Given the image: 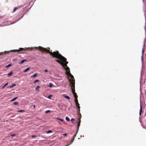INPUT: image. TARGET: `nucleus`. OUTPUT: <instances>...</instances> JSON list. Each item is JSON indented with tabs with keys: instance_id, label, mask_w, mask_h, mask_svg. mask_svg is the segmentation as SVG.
<instances>
[{
	"instance_id": "c85d7f7f",
	"label": "nucleus",
	"mask_w": 146,
	"mask_h": 146,
	"mask_svg": "<svg viewBox=\"0 0 146 146\" xmlns=\"http://www.w3.org/2000/svg\"><path fill=\"white\" fill-rule=\"evenodd\" d=\"M19 103V102H15L13 103V104L15 105H17Z\"/></svg>"
},
{
	"instance_id": "a211bd4d",
	"label": "nucleus",
	"mask_w": 146,
	"mask_h": 146,
	"mask_svg": "<svg viewBox=\"0 0 146 146\" xmlns=\"http://www.w3.org/2000/svg\"><path fill=\"white\" fill-rule=\"evenodd\" d=\"M13 72H11L10 73H9L8 74V76H11V75H12V74H13Z\"/></svg>"
},
{
	"instance_id": "393cba45",
	"label": "nucleus",
	"mask_w": 146,
	"mask_h": 146,
	"mask_svg": "<svg viewBox=\"0 0 146 146\" xmlns=\"http://www.w3.org/2000/svg\"><path fill=\"white\" fill-rule=\"evenodd\" d=\"M49 86L50 88H51L52 87V84L51 83H49Z\"/></svg>"
},
{
	"instance_id": "aec40b11",
	"label": "nucleus",
	"mask_w": 146,
	"mask_h": 146,
	"mask_svg": "<svg viewBox=\"0 0 146 146\" xmlns=\"http://www.w3.org/2000/svg\"><path fill=\"white\" fill-rule=\"evenodd\" d=\"M75 103L78 102V100H77V98L76 97L75 98V100H74Z\"/></svg>"
},
{
	"instance_id": "a18cd8bd",
	"label": "nucleus",
	"mask_w": 146,
	"mask_h": 146,
	"mask_svg": "<svg viewBox=\"0 0 146 146\" xmlns=\"http://www.w3.org/2000/svg\"><path fill=\"white\" fill-rule=\"evenodd\" d=\"M145 30H146V29H145ZM145 32L146 33V30H145Z\"/></svg>"
},
{
	"instance_id": "ea45409f",
	"label": "nucleus",
	"mask_w": 146,
	"mask_h": 146,
	"mask_svg": "<svg viewBox=\"0 0 146 146\" xmlns=\"http://www.w3.org/2000/svg\"><path fill=\"white\" fill-rule=\"evenodd\" d=\"M44 71L45 72H48V70H44Z\"/></svg>"
},
{
	"instance_id": "4468645a",
	"label": "nucleus",
	"mask_w": 146,
	"mask_h": 146,
	"mask_svg": "<svg viewBox=\"0 0 146 146\" xmlns=\"http://www.w3.org/2000/svg\"><path fill=\"white\" fill-rule=\"evenodd\" d=\"M27 61V60L25 59L23 60H22L21 62L20 63V64H21L23 63H24L25 62H26Z\"/></svg>"
},
{
	"instance_id": "37998d69",
	"label": "nucleus",
	"mask_w": 146,
	"mask_h": 146,
	"mask_svg": "<svg viewBox=\"0 0 146 146\" xmlns=\"http://www.w3.org/2000/svg\"><path fill=\"white\" fill-rule=\"evenodd\" d=\"M75 137H74V136H73V137H72V138L73 139H74Z\"/></svg>"
},
{
	"instance_id": "2f4dec72",
	"label": "nucleus",
	"mask_w": 146,
	"mask_h": 146,
	"mask_svg": "<svg viewBox=\"0 0 146 146\" xmlns=\"http://www.w3.org/2000/svg\"><path fill=\"white\" fill-rule=\"evenodd\" d=\"M16 135V134H11V136L12 137H14Z\"/></svg>"
},
{
	"instance_id": "58836bf2",
	"label": "nucleus",
	"mask_w": 146,
	"mask_h": 146,
	"mask_svg": "<svg viewBox=\"0 0 146 146\" xmlns=\"http://www.w3.org/2000/svg\"><path fill=\"white\" fill-rule=\"evenodd\" d=\"M13 87V86L12 85V86H9V88H12Z\"/></svg>"
},
{
	"instance_id": "f03ea898",
	"label": "nucleus",
	"mask_w": 146,
	"mask_h": 146,
	"mask_svg": "<svg viewBox=\"0 0 146 146\" xmlns=\"http://www.w3.org/2000/svg\"><path fill=\"white\" fill-rule=\"evenodd\" d=\"M69 74L71 75V76L72 80H71L70 79L69 80V82H70V86L71 87L72 92L75 98L76 97L78 98V96L76 92H75V80L74 76L73 75L71 74L70 73H69Z\"/></svg>"
},
{
	"instance_id": "79ce46f5",
	"label": "nucleus",
	"mask_w": 146,
	"mask_h": 146,
	"mask_svg": "<svg viewBox=\"0 0 146 146\" xmlns=\"http://www.w3.org/2000/svg\"><path fill=\"white\" fill-rule=\"evenodd\" d=\"M35 105H33V108H35Z\"/></svg>"
},
{
	"instance_id": "9b49d317",
	"label": "nucleus",
	"mask_w": 146,
	"mask_h": 146,
	"mask_svg": "<svg viewBox=\"0 0 146 146\" xmlns=\"http://www.w3.org/2000/svg\"><path fill=\"white\" fill-rule=\"evenodd\" d=\"M144 48H143V50H142V56H141V58H142V60H143V54H144Z\"/></svg>"
},
{
	"instance_id": "473e14b6",
	"label": "nucleus",
	"mask_w": 146,
	"mask_h": 146,
	"mask_svg": "<svg viewBox=\"0 0 146 146\" xmlns=\"http://www.w3.org/2000/svg\"><path fill=\"white\" fill-rule=\"evenodd\" d=\"M78 131H77V132H76V133L75 134L73 135V136H74V137H75L76 136V134H77V133Z\"/></svg>"
},
{
	"instance_id": "f257e3e1",
	"label": "nucleus",
	"mask_w": 146,
	"mask_h": 146,
	"mask_svg": "<svg viewBox=\"0 0 146 146\" xmlns=\"http://www.w3.org/2000/svg\"><path fill=\"white\" fill-rule=\"evenodd\" d=\"M36 49L42 51H45L46 53H49L50 55L52 56L54 58H58L60 60L65 62V64H67L68 62L66 61L67 59L64 57L62 56L60 53L58 51L56 50L53 52H52V50L50 51V48L48 47L47 48H43L41 46L36 47L34 48Z\"/></svg>"
},
{
	"instance_id": "bb28decb",
	"label": "nucleus",
	"mask_w": 146,
	"mask_h": 146,
	"mask_svg": "<svg viewBox=\"0 0 146 146\" xmlns=\"http://www.w3.org/2000/svg\"><path fill=\"white\" fill-rule=\"evenodd\" d=\"M11 65L12 64H9L8 65L6 66V68H7V67H9L11 66Z\"/></svg>"
},
{
	"instance_id": "f3484780",
	"label": "nucleus",
	"mask_w": 146,
	"mask_h": 146,
	"mask_svg": "<svg viewBox=\"0 0 146 146\" xmlns=\"http://www.w3.org/2000/svg\"><path fill=\"white\" fill-rule=\"evenodd\" d=\"M17 98H18V97H16L15 98H14L13 99L11 100V102L13 101H15V100L17 99Z\"/></svg>"
},
{
	"instance_id": "a19ab883",
	"label": "nucleus",
	"mask_w": 146,
	"mask_h": 146,
	"mask_svg": "<svg viewBox=\"0 0 146 146\" xmlns=\"http://www.w3.org/2000/svg\"><path fill=\"white\" fill-rule=\"evenodd\" d=\"M70 144H68L66 146H69V145H70Z\"/></svg>"
},
{
	"instance_id": "412c9836",
	"label": "nucleus",
	"mask_w": 146,
	"mask_h": 146,
	"mask_svg": "<svg viewBox=\"0 0 146 146\" xmlns=\"http://www.w3.org/2000/svg\"><path fill=\"white\" fill-rule=\"evenodd\" d=\"M52 131L51 130H50L46 132V133L47 134H48L50 133H52Z\"/></svg>"
},
{
	"instance_id": "cd10ccee",
	"label": "nucleus",
	"mask_w": 146,
	"mask_h": 146,
	"mask_svg": "<svg viewBox=\"0 0 146 146\" xmlns=\"http://www.w3.org/2000/svg\"><path fill=\"white\" fill-rule=\"evenodd\" d=\"M66 119L68 121H69L70 120L69 118L67 117H66Z\"/></svg>"
},
{
	"instance_id": "1a4fd4ad",
	"label": "nucleus",
	"mask_w": 146,
	"mask_h": 146,
	"mask_svg": "<svg viewBox=\"0 0 146 146\" xmlns=\"http://www.w3.org/2000/svg\"><path fill=\"white\" fill-rule=\"evenodd\" d=\"M21 7V6H18L17 7H15L14 8L13 10V12H14L18 8H20V7Z\"/></svg>"
},
{
	"instance_id": "f8f14e48",
	"label": "nucleus",
	"mask_w": 146,
	"mask_h": 146,
	"mask_svg": "<svg viewBox=\"0 0 146 146\" xmlns=\"http://www.w3.org/2000/svg\"><path fill=\"white\" fill-rule=\"evenodd\" d=\"M30 68H26V69H25V70L24 71H23V72L25 73L26 72H27L30 69Z\"/></svg>"
},
{
	"instance_id": "f704fd0d",
	"label": "nucleus",
	"mask_w": 146,
	"mask_h": 146,
	"mask_svg": "<svg viewBox=\"0 0 146 146\" xmlns=\"http://www.w3.org/2000/svg\"><path fill=\"white\" fill-rule=\"evenodd\" d=\"M63 135L64 136H67V134L66 133H65L63 134Z\"/></svg>"
},
{
	"instance_id": "4be33fe9",
	"label": "nucleus",
	"mask_w": 146,
	"mask_h": 146,
	"mask_svg": "<svg viewBox=\"0 0 146 146\" xmlns=\"http://www.w3.org/2000/svg\"><path fill=\"white\" fill-rule=\"evenodd\" d=\"M25 110H19L18 111V112H25Z\"/></svg>"
},
{
	"instance_id": "c03bdc74",
	"label": "nucleus",
	"mask_w": 146,
	"mask_h": 146,
	"mask_svg": "<svg viewBox=\"0 0 146 146\" xmlns=\"http://www.w3.org/2000/svg\"><path fill=\"white\" fill-rule=\"evenodd\" d=\"M58 106L59 107H60V104H58Z\"/></svg>"
},
{
	"instance_id": "2eb2a0df",
	"label": "nucleus",
	"mask_w": 146,
	"mask_h": 146,
	"mask_svg": "<svg viewBox=\"0 0 146 146\" xmlns=\"http://www.w3.org/2000/svg\"><path fill=\"white\" fill-rule=\"evenodd\" d=\"M63 96H64V98H67V99H68V100H70V97L68 96H66L65 95H63Z\"/></svg>"
},
{
	"instance_id": "6ab92c4d",
	"label": "nucleus",
	"mask_w": 146,
	"mask_h": 146,
	"mask_svg": "<svg viewBox=\"0 0 146 146\" xmlns=\"http://www.w3.org/2000/svg\"><path fill=\"white\" fill-rule=\"evenodd\" d=\"M8 84V82L6 83V84H5L2 87V89H3Z\"/></svg>"
},
{
	"instance_id": "dca6fc26",
	"label": "nucleus",
	"mask_w": 146,
	"mask_h": 146,
	"mask_svg": "<svg viewBox=\"0 0 146 146\" xmlns=\"http://www.w3.org/2000/svg\"><path fill=\"white\" fill-rule=\"evenodd\" d=\"M40 88V86H37L35 88L36 90H38Z\"/></svg>"
},
{
	"instance_id": "e433bc0d",
	"label": "nucleus",
	"mask_w": 146,
	"mask_h": 146,
	"mask_svg": "<svg viewBox=\"0 0 146 146\" xmlns=\"http://www.w3.org/2000/svg\"><path fill=\"white\" fill-rule=\"evenodd\" d=\"M16 85V84H13V85H12V86H15Z\"/></svg>"
},
{
	"instance_id": "c9c22d12",
	"label": "nucleus",
	"mask_w": 146,
	"mask_h": 146,
	"mask_svg": "<svg viewBox=\"0 0 146 146\" xmlns=\"http://www.w3.org/2000/svg\"><path fill=\"white\" fill-rule=\"evenodd\" d=\"M74 118H72V119H71V121H74Z\"/></svg>"
},
{
	"instance_id": "39448f33",
	"label": "nucleus",
	"mask_w": 146,
	"mask_h": 146,
	"mask_svg": "<svg viewBox=\"0 0 146 146\" xmlns=\"http://www.w3.org/2000/svg\"><path fill=\"white\" fill-rule=\"evenodd\" d=\"M76 106V109H78V111L77 112V113L78 115H80V107L79 106V104L78 102H77L75 103Z\"/></svg>"
},
{
	"instance_id": "a878e982",
	"label": "nucleus",
	"mask_w": 146,
	"mask_h": 146,
	"mask_svg": "<svg viewBox=\"0 0 146 146\" xmlns=\"http://www.w3.org/2000/svg\"><path fill=\"white\" fill-rule=\"evenodd\" d=\"M74 140V139H73L72 138L71 142L69 144H71L73 142Z\"/></svg>"
},
{
	"instance_id": "0eeeda50",
	"label": "nucleus",
	"mask_w": 146,
	"mask_h": 146,
	"mask_svg": "<svg viewBox=\"0 0 146 146\" xmlns=\"http://www.w3.org/2000/svg\"><path fill=\"white\" fill-rule=\"evenodd\" d=\"M142 111V106L141 105H140V111H139V114L140 115H141Z\"/></svg>"
},
{
	"instance_id": "9d476101",
	"label": "nucleus",
	"mask_w": 146,
	"mask_h": 146,
	"mask_svg": "<svg viewBox=\"0 0 146 146\" xmlns=\"http://www.w3.org/2000/svg\"><path fill=\"white\" fill-rule=\"evenodd\" d=\"M38 75V74L37 73H36L34 74L32 76H31V78H33V77H36Z\"/></svg>"
},
{
	"instance_id": "6e6552de",
	"label": "nucleus",
	"mask_w": 146,
	"mask_h": 146,
	"mask_svg": "<svg viewBox=\"0 0 146 146\" xmlns=\"http://www.w3.org/2000/svg\"><path fill=\"white\" fill-rule=\"evenodd\" d=\"M55 61L59 64H62V62H61L60 60H56Z\"/></svg>"
},
{
	"instance_id": "b1692460",
	"label": "nucleus",
	"mask_w": 146,
	"mask_h": 146,
	"mask_svg": "<svg viewBox=\"0 0 146 146\" xmlns=\"http://www.w3.org/2000/svg\"><path fill=\"white\" fill-rule=\"evenodd\" d=\"M52 96V95H49L48 96V98L49 99H50L51 98V97Z\"/></svg>"
},
{
	"instance_id": "423d86ee",
	"label": "nucleus",
	"mask_w": 146,
	"mask_h": 146,
	"mask_svg": "<svg viewBox=\"0 0 146 146\" xmlns=\"http://www.w3.org/2000/svg\"><path fill=\"white\" fill-rule=\"evenodd\" d=\"M78 115V119L79 121L78 122L77 125V131H78L79 126L80 125V123L81 122L80 119L81 117V114H80V115Z\"/></svg>"
},
{
	"instance_id": "7c9ffc66",
	"label": "nucleus",
	"mask_w": 146,
	"mask_h": 146,
	"mask_svg": "<svg viewBox=\"0 0 146 146\" xmlns=\"http://www.w3.org/2000/svg\"><path fill=\"white\" fill-rule=\"evenodd\" d=\"M58 119L62 121H64V120L62 119H60V118H58Z\"/></svg>"
},
{
	"instance_id": "20e7f679",
	"label": "nucleus",
	"mask_w": 146,
	"mask_h": 146,
	"mask_svg": "<svg viewBox=\"0 0 146 146\" xmlns=\"http://www.w3.org/2000/svg\"><path fill=\"white\" fill-rule=\"evenodd\" d=\"M64 69L66 70V74L68 76V79L69 80H69L70 79L71 80H72L71 78V75L69 74V73H70H70V69L67 66V67H64Z\"/></svg>"
},
{
	"instance_id": "5701e85b",
	"label": "nucleus",
	"mask_w": 146,
	"mask_h": 146,
	"mask_svg": "<svg viewBox=\"0 0 146 146\" xmlns=\"http://www.w3.org/2000/svg\"><path fill=\"white\" fill-rule=\"evenodd\" d=\"M39 81V80H35L34 82V84H35L36 83V82H38Z\"/></svg>"
},
{
	"instance_id": "4c0bfd02",
	"label": "nucleus",
	"mask_w": 146,
	"mask_h": 146,
	"mask_svg": "<svg viewBox=\"0 0 146 146\" xmlns=\"http://www.w3.org/2000/svg\"><path fill=\"white\" fill-rule=\"evenodd\" d=\"M28 48V49H30V50H32L33 48Z\"/></svg>"
},
{
	"instance_id": "72a5a7b5",
	"label": "nucleus",
	"mask_w": 146,
	"mask_h": 146,
	"mask_svg": "<svg viewBox=\"0 0 146 146\" xmlns=\"http://www.w3.org/2000/svg\"><path fill=\"white\" fill-rule=\"evenodd\" d=\"M37 137V136L36 135H33L32 136V137L33 138L34 137Z\"/></svg>"
},
{
	"instance_id": "c756f323",
	"label": "nucleus",
	"mask_w": 146,
	"mask_h": 146,
	"mask_svg": "<svg viewBox=\"0 0 146 146\" xmlns=\"http://www.w3.org/2000/svg\"><path fill=\"white\" fill-rule=\"evenodd\" d=\"M50 110H47L45 111V113H48L50 112Z\"/></svg>"
},
{
	"instance_id": "7ed1b4c3",
	"label": "nucleus",
	"mask_w": 146,
	"mask_h": 146,
	"mask_svg": "<svg viewBox=\"0 0 146 146\" xmlns=\"http://www.w3.org/2000/svg\"><path fill=\"white\" fill-rule=\"evenodd\" d=\"M27 48H20L18 50H12L11 51H5L4 52H1L0 53V55L1 54H5L7 53H8L9 52L11 51V52H19L21 51L22 50H27Z\"/></svg>"
},
{
	"instance_id": "ddd939ff",
	"label": "nucleus",
	"mask_w": 146,
	"mask_h": 146,
	"mask_svg": "<svg viewBox=\"0 0 146 146\" xmlns=\"http://www.w3.org/2000/svg\"><path fill=\"white\" fill-rule=\"evenodd\" d=\"M61 65H62L63 67L64 68V67H67V65L66 64H65V63H63L62 62V64H61Z\"/></svg>"
}]
</instances>
